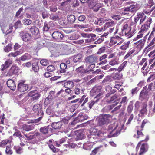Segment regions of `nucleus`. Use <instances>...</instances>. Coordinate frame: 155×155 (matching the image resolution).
Here are the masks:
<instances>
[{"instance_id": "obj_1", "label": "nucleus", "mask_w": 155, "mask_h": 155, "mask_svg": "<svg viewBox=\"0 0 155 155\" xmlns=\"http://www.w3.org/2000/svg\"><path fill=\"white\" fill-rule=\"evenodd\" d=\"M153 8L151 9L144 10L143 12H139L137 13L136 16L134 18V20L131 22V25L134 26H136L138 21H139V25L142 24L147 18V16L145 13L148 15H150L151 12H153Z\"/></svg>"}, {"instance_id": "obj_2", "label": "nucleus", "mask_w": 155, "mask_h": 155, "mask_svg": "<svg viewBox=\"0 0 155 155\" xmlns=\"http://www.w3.org/2000/svg\"><path fill=\"white\" fill-rule=\"evenodd\" d=\"M122 126L117 123H114L108 126V130L110 134L108 135L109 138L117 136L120 133Z\"/></svg>"}, {"instance_id": "obj_3", "label": "nucleus", "mask_w": 155, "mask_h": 155, "mask_svg": "<svg viewBox=\"0 0 155 155\" xmlns=\"http://www.w3.org/2000/svg\"><path fill=\"white\" fill-rule=\"evenodd\" d=\"M130 24V26L134 27L132 30H131V28L130 26L126 23H124L123 25L122 28H121V31L123 35H124L125 36L129 38L132 37L134 35V33L136 31L137 29L136 28V26H134L131 25Z\"/></svg>"}, {"instance_id": "obj_4", "label": "nucleus", "mask_w": 155, "mask_h": 155, "mask_svg": "<svg viewBox=\"0 0 155 155\" xmlns=\"http://www.w3.org/2000/svg\"><path fill=\"white\" fill-rule=\"evenodd\" d=\"M111 116L109 114H104L99 116L98 118V124L100 126L107 124L109 122Z\"/></svg>"}, {"instance_id": "obj_5", "label": "nucleus", "mask_w": 155, "mask_h": 155, "mask_svg": "<svg viewBox=\"0 0 155 155\" xmlns=\"http://www.w3.org/2000/svg\"><path fill=\"white\" fill-rule=\"evenodd\" d=\"M25 135L29 139H35L38 141H41L46 139L48 137V136H41V134L38 132H35L34 135L32 136H29V134H25Z\"/></svg>"}, {"instance_id": "obj_6", "label": "nucleus", "mask_w": 155, "mask_h": 155, "mask_svg": "<svg viewBox=\"0 0 155 155\" xmlns=\"http://www.w3.org/2000/svg\"><path fill=\"white\" fill-rule=\"evenodd\" d=\"M90 8L94 11H97L101 7V5L98 3V0H90L89 2Z\"/></svg>"}, {"instance_id": "obj_7", "label": "nucleus", "mask_w": 155, "mask_h": 155, "mask_svg": "<svg viewBox=\"0 0 155 155\" xmlns=\"http://www.w3.org/2000/svg\"><path fill=\"white\" fill-rule=\"evenodd\" d=\"M52 36L54 39L57 41L59 42L63 40L64 36L61 32L54 31L52 34Z\"/></svg>"}, {"instance_id": "obj_8", "label": "nucleus", "mask_w": 155, "mask_h": 155, "mask_svg": "<svg viewBox=\"0 0 155 155\" xmlns=\"http://www.w3.org/2000/svg\"><path fill=\"white\" fill-rule=\"evenodd\" d=\"M152 22V18L150 17H149L144 23L141 25V28L147 31L150 27V24Z\"/></svg>"}, {"instance_id": "obj_9", "label": "nucleus", "mask_w": 155, "mask_h": 155, "mask_svg": "<svg viewBox=\"0 0 155 155\" xmlns=\"http://www.w3.org/2000/svg\"><path fill=\"white\" fill-rule=\"evenodd\" d=\"M24 81H20L18 85V89L21 92L26 91L28 88V85L25 84Z\"/></svg>"}, {"instance_id": "obj_10", "label": "nucleus", "mask_w": 155, "mask_h": 155, "mask_svg": "<svg viewBox=\"0 0 155 155\" xmlns=\"http://www.w3.org/2000/svg\"><path fill=\"white\" fill-rule=\"evenodd\" d=\"M124 41V40L119 36H115L112 37L110 40V42L113 44H117V45H120Z\"/></svg>"}, {"instance_id": "obj_11", "label": "nucleus", "mask_w": 155, "mask_h": 155, "mask_svg": "<svg viewBox=\"0 0 155 155\" xmlns=\"http://www.w3.org/2000/svg\"><path fill=\"white\" fill-rule=\"evenodd\" d=\"M20 34L22 39L25 42L29 41L31 40L32 36L28 33L22 32L20 33Z\"/></svg>"}, {"instance_id": "obj_12", "label": "nucleus", "mask_w": 155, "mask_h": 155, "mask_svg": "<svg viewBox=\"0 0 155 155\" xmlns=\"http://www.w3.org/2000/svg\"><path fill=\"white\" fill-rule=\"evenodd\" d=\"M147 36V34L146 36L144 37L143 40H140L134 44L135 46L136 47L138 50H140L143 47L146 39V37Z\"/></svg>"}, {"instance_id": "obj_13", "label": "nucleus", "mask_w": 155, "mask_h": 155, "mask_svg": "<svg viewBox=\"0 0 155 155\" xmlns=\"http://www.w3.org/2000/svg\"><path fill=\"white\" fill-rule=\"evenodd\" d=\"M101 87L100 86L94 87L90 91L91 95L92 96L95 95L97 96L100 93H102L103 95V93L101 92Z\"/></svg>"}, {"instance_id": "obj_14", "label": "nucleus", "mask_w": 155, "mask_h": 155, "mask_svg": "<svg viewBox=\"0 0 155 155\" xmlns=\"http://www.w3.org/2000/svg\"><path fill=\"white\" fill-rule=\"evenodd\" d=\"M102 94V93H100L97 95L94 98V100L91 101L88 103L89 105V107L90 109H91L94 104L96 103H97L99 100V99L101 98Z\"/></svg>"}, {"instance_id": "obj_15", "label": "nucleus", "mask_w": 155, "mask_h": 155, "mask_svg": "<svg viewBox=\"0 0 155 155\" xmlns=\"http://www.w3.org/2000/svg\"><path fill=\"white\" fill-rule=\"evenodd\" d=\"M60 49L58 50L59 55L66 54L67 52L68 49V46L65 45H63L59 46Z\"/></svg>"}, {"instance_id": "obj_16", "label": "nucleus", "mask_w": 155, "mask_h": 155, "mask_svg": "<svg viewBox=\"0 0 155 155\" xmlns=\"http://www.w3.org/2000/svg\"><path fill=\"white\" fill-rule=\"evenodd\" d=\"M90 133L91 135H93L96 136H102L103 135L101 132L95 128H92L90 130Z\"/></svg>"}, {"instance_id": "obj_17", "label": "nucleus", "mask_w": 155, "mask_h": 155, "mask_svg": "<svg viewBox=\"0 0 155 155\" xmlns=\"http://www.w3.org/2000/svg\"><path fill=\"white\" fill-rule=\"evenodd\" d=\"M97 58L96 57L93 55L87 57L86 59V61L87 63L90 64L94 63L96 61Z\"/></svg>"}, {"instance_id": "obj_18", "label": "nucleus", "mask_w": 155, "mask_h": 155, "mask_svg": "<svg viewBox=\"0 0 155 155\" xmlns=\"http://www.w3.org/2000/svg\"><path fill=\"white\" fill-rule=\"evenodd\" d=\"M8 87L11 90L14 91L15 90L16 85L14 81L12 79L8 80L7 82Z\"/></svg>"}, {"instance_id": "obj_19", "label": "nucleus", "mask_w": 155, "mask_h": 155, "mask_svg": "<svg viewBox=\"0 0 155 155\" xmlns=\"http://www.w3.org/2000/svg\"><path fill=\"white\" fill-rule=\"evenodd\" d=\"M82 55L78 54L72 57V59L74 63L80 62L82 61Z\"/></svg>"}, {"instance_id": "obj_20", "label": "nucleus", "mask_w": 155, "mask_h": 155, "mask_svg": "<svg viewBox=\"0 0 155 155\" xmlns=\"http://www.w3.org/2000/svg\"><path fill=\"white\" fill-rule=\"evenodd\" d=\"M61 83L62 85H64V86L67 88H71L74 86V83L72 81H68L64 82L63 81L60 82Z\"/></svg>"}, {"instance_id": "obj_21", "label": "nucleus", "mask_w": 155, "mask_h": 155, "mask_svg": "<svg viewBox=\"0 0 155 155\" xmlns=\"http://www.w3.org/2000/svg\"><path fill=\"white\" fill-rule=\"evenodd\" d=\"M34 128L33 125H26L23 124L22 125L21 129L26 131H29L33 130Z\"/></svg>"}, {"instance_id": "obj_22", "label": "nucleus", "mask_w": 155, "mask_h": 155, "mask_svg": "<svg viewBox=\"0 0 155 155\" xmlns=\"http://www.w3.org/2000/svg\"><path fill=\"white\" fill-rule=\"evenodd\" d=\"M88 117V116L85 114L80 113L76 118L79 122H82L84 120L87 119Z\"/></svg>"}, {"instance_id": "obj_23", "label": "nucleus", "mask_w": 155, "mask_h": 155, "mask_svg": "<svg viewBox=\"0 0 155 155\" xmlns=\"http://www.w3.org/2000/svg\"><path fill=\"white\" fill-rule=\"evenodd\" d=\"M62 125V123L61 121H58L53 123L51 126L54 129H57L61 128Z\"/></svg>"}, {"instance_id": "obj_24", "label": "nucleus", "mask_w": 155, "mask_h": 155, "mask_svg": "<svg viewBox=\"0 0 155 155\" xmlns=\"http://www.w3.org/2000/svg\"><path fill=\"white\" fill-rule=\"evenodd\" d=\"M32 58V56L30 54L28 53H25L19 58V59L22 61H25L31 59Z\"/></svg>"}, {"instance_id": "obj_25", "label": "nucleus", "mask_w": 155, "mask_h": 155, "mask_svg": "<svg viewBox=\"0 0 155 155\" xmlns=\"http://www.w3.org/2000/svg\"><path fill=\"white\" fill-rule=\"evenodd\" d=\"M147 32L146 31L143 30V29L140 28V31H139L138 35L137 36L135 39H140L142 37L143 35H146L147 34L148 35V34H146Z\"/></svg>"}, {"instance_id": "obj_26", "label": "nucleus", "mask_w": 155, "mask_h": 155, "mask_svg": "<svg viewBox=\"0 0 155 155\" xmlns=\"http://www.w3.org/2000/svg\"><path fill=\"white\" fill-rule=\"evenodd\" d=\"M41 133L45 135V136H48L46 134L48 133L49 131V126H45L44 127H41L39 130ZM48 137L49 135H48Z\"/></svg>"}, {"instance_id": "obj_27", "label": "nucleus", "mask_w": 155, "mask_h": 155, "mask_svg": "<svg viewBox=\"0 0 155 155\" xmlns=\"http://www.w3.org/2000/svg\"><path fill=\"white\" fill-rule=\"evenodd\" d=\"M12 64V61L10 59L7 60L5 61V64L2 65L1 68V70L2 71L4 70L5 69L8 67Z\"/></svg>"}, {"instance_id": "obj_28", "label": "nucleus", "mask_w": 155, "mask_h": 155, "mask_svg": "<svg viewBox=\"0 0 155 155\" xmlns=\"http://www.w3.org/2000/svg\"><path fill=\"white\" fill-rule=\"evenodd\" d=\"M147 145L146 144H142L140 147L139 155H143L145 152L147 151Z\"/></svg>"}, {"instance_id": "obj_29", "label": "nucleus", "mask_w": 155, "mask_h": 155, "mask_svg": "<svg viewBox=\"0 0 155 155\" xmlns=\"http://www.w3.org/2000/svg\"><path fill=\"white\" fill-rule=\"evenodd\" d=\"M11 142V141L8 139L2 140L0 142V147L4 148L8 143Z\"/></svg>"}, {"instance_id": "obj_30", "label": "nucleus", "mask_w": 155, "mask_h": 155, "mask_svg": "<svg viewBox=\"0 0 155 155\" xmlns=\"http://www.w3.org/2000/svg\"><path fill=\"white\" fill-rule=\"evenodd\" d=\"M18 67L15 66H13L11 68L9 71V73L10 75L13 74H16L18 72Z\"/></svg>"}, {"instance_id": "obj_31", "label": "nucleus", "mask_w": 155, "mask_h": 155, "mask_svg": "<svg viewBox=\"0 0 155 155\" xmlns=\"http://www.w3.org/2000/svg\"><path fill=\"white\" fill-rule=\"evenodd\" d=\"M109 64L110 65L112 66L118 65L119 64L118 59L116 58L112 59L110 61H109Z\"/></svg>"}, {"instance_id": "obj_32", "label": "nucleus", "mask_w": 155, "mask_h": 155, "mask_svg": "<svg viewBox=\"0 0 155 155\" xmlns=\"http://www.w3.org/2000/svg\"><path fill=\"white\" fill-rule=\"evenodd\" d=\"M30 31L32 33L35 35H37L39 33V30L36 27L33 26L30 29Z\"/></svg>"}, {"instance_id": "obj_33", "label": "nucleus", "mask_w": 155, "mask_h": 155, "mask_svg": "<svg viewBox=\"0 0 155 155\" xmlns=\"http://www.w3.org/2000/svg\"><path fill=\"white\" fill-rule=\"evenodd\" d=\"M135 51L134 49H130L128 51L127 53L125 55L124 57V59H126L129 57L131 58L132 57V54Z\"/></svg>"}, {"instance_id": "obj_34", "label": "nucleus", "mask_w": 155, "mask_h": 155, "mask_svg": "<svg viewBox=\"0 0 155 155\" xmlns=\"http://www.w3.org/2000/svg\"><path fill=\"white\" fill-rule=\"evenodd\" d=\"M23 53V51L22 49H20L19 50L16 51L14 53H11L9 54L8 56H12L15 57L17 56L20 55Z\"/></svg>"}, {"instance_id": "obj_35", "label": "nucleus", "mask_w": 155, "mask_h": 155, "mask_svg": "<svg viewBox=\"0 0 155 155\" xmlns=\"http://www.w3.org/2000/svg\"><path fill=\"white\" fill-rule=\"evenodd\" d=\"M140 98L141 99H145L147 101L148 98V95L144 92V90H142L140 92Z\"/></svg>"}, {"instance_id": "obj_36", "label": "nucleus", "mask_w": 155, "mask_h": 155, "mask_svg": "<svg viewBox=\"0 0 155 155\" xmlns=\"http://www.w3.org/2000/svg\"><path fill=\"white\" fill-rule=\"evenodd\" d=\"M118 94H116L111 97L110 100H108L106 101L109 103H113L116 101V99L118 98Z\"/></svg>"}, {"instance_id": "obj_37", "label": "nucleus", "mask_w": 155, "mask_h": 155, "mask_svg": "<svg viewBox=\"0 0 155 155\" xmlns=\"http://www.w3.org/2000/svg\"><path fill=\"white\" fill-rule=\"evenodd\" d=\"M147 106V103L146 102H143L142 106V109H141L140 112L142 114H144L146 113L147 110L146 107Z\"/></svg>"}, {"instance_id": "obj_38", "label": "nucleus", "mask_w": 155, "mask_h": 155, "mask_svg": "<svg viewBox=\"0 0 155 155\" xmlns=\"http://www.w3.org/2000/svg\"><path fill=\"white\" fill-rule=\"evenodd\" d=\"M115 25V23L114 21H110L106 22L104 25V28L107 29V28L110 27H112Z\"/></svg>"}, {"instance_id": "obj_39", "label": "nucleus", "mask_w": 155, "mask_h": 155, "mask_svg": "<svg viewBox=\"0 0 155 155\" xmlns=\"http://www.w3.org/2000/svg\"><path fill=\"white\" fill-rule=\"evenodd\" d=\"M75 19V16L73 15H71L68 16V21L70 23H73L74 22Z\"/></svg>"}, {"instance_id": "obj_40", "label": "nucleus", "mask_w": 155, "mask_h": 155, "mask_svg": "<svg viewBox=\"0 0 155 155\" xmlns=\"http://www.w3.org/2000/svg\"><path fill=\"white\" fill-rule=\"evenodd\" d=\"M85 36L87 37L88 38L91 42H92L94 41L96 39V35L95 34H85Z\"/></svg>"}, {"instance_id": "obj_41", "label": "nucleus", "mask_w": 155, "mask_h": 155, "mask_svg": "<svg viewBox=\"0 0 155 155\" xmlns=\"http://www.w3.org/2000/svg\"><path fill=\"white\" fill-rule=\"evenodd\" d=\"M127 61H125L124 62L119 66L117 69V71L119 72H120L121 71L123 70L124 68L127 65Z\"/></svg>"}, {"instance_id": "obj_42", "label": "nucleus", "mask_w": 155, "mask_h": 155, "mask_svg": "<svg viewBox=\"0 0 155 155\" xmlns=\"http://www.w3.org/2000/svg\"><path fill=\"white\" fill-rule=\"evenodd\" d=\"M60 68L61 70L60 71L61 73H63L66 71V69L67 68V65L65 63H61L60 64Z\"/></svg>"}, {"instance_id": "obj_43", "label": "nucleus", "mask_w": 155, "mask_h": 155, "mask_svg": "<svg viewBox=\"0 0 155 155\" xmlns=\"http://www.w3.org/2000/svg\"><path fill=\"white\" fill-rule=\"evenodd\" d=\"M97 140V137L93 135H91L90 137H89L88 142L91 143H95Z\"/></svg>"}, {"instance_id": "obj_44", "label": "nucleus", "mask_w": 155, "mask_h": 155, "mask_svg": "<svg viewBox=\"0 0 155 155\" xmlns=\"http://www.w3.org/2000/svg\"><path fill=\"white\" fill-rule=\"evenodd\" d=\"M71 2V0H66L61 3V5L64 7H67L69 5Z\"/></svg>"}, {"instance_id": "obj_45", "label": "nucleus", "mask_w": 155, "mask_h": 155, "mask_svg": "<svg viewBox=\"0 0 155 155\" xmlns=\"http://www.w3.org/2000/svg\"><path fill=\"white\" fill-rule=\"evenodd\" d=\"M84 100V102L81 105V106H83L84 104L88 101V97H86V96L84 95L81 97V98L80 99L79 101V102L81 103Z\"/></svg>"}, {"instance_id": "obj_46", "label": "nucleus", "mask_w": 155, "mask_h": 155, "mask_svg": "<svg viewBox=\"0 0 155 155\" xmlns=\"http://www.w3.org/2000/svg\"><path fill=\"white\" fill-rule=\"evenodd\" d=\"M11 145H8L6 146L5 152L8 155H11L12 153V151L11 148Z\"/></svg>"}, {"instance_id": "obj_47", "label": "nucleus", "mask_w": 155, "mask_h": 155, "mask_svg": "<svg viewBox=\"0 0 155 155\" xmlns=\"http://www.w3.org/2000/svg\"><path fill=\"white\" fill-rule=\"evenodd\" d=\"M66 140V139L64 138H63L61 139L59 141H56L55 143L56 144V146L58 147H59L60 144L64 143Z\"/></svg>"}, {"instance_id": "obj_48", "label": "nucleus", "mask_w": 155, "mask_h": 155, "mask_svg": "<svg viewBox=\"0 0 155 155\" xmlns=\"http://www.w3.org/2000/svg\"><path fill=\"white\" fill-rule=\"evenodd\" d=\"M129 43L130 42L129 41L125 43L123 45L120 47V49L124 50H126L129 47Z\"/></svg>"}, {"instance_id": "obj_49", "label": "nucleus", "mask_w": 155, "mask_h": 155, "mask_svg": "<svg viewBox=\"0 0 155 155\" xmlns=\"http://www.w3.org/2000/svg\"><path fill=\"white\" fill-rule=\"evenodd\" d=\"M40 63L42 65L46 66L48 64L49 62L48 60L46 59H43L41 60Z\"/></svg>"}, {"instance_id": "obj_50", "label": "nucleus", "mask_w": 155, "mask_h": 155, "mask_svg": "<svg viewBox=\"0 0 155 155\" xmlns=\"http://www.w3.org/2000/svg\"><path fill=\"white\" fill-rule=\"evenodd\" d=\"M41 108V107L40 105L39 104H36L33 106V110L34 111L36 112Z\"/></svg>"}, {"instance_id": "obj_51", "label": "nucleus", "mask_w": 155, "mask_h": 155, "mask_svg": "<svg viewBox=\"0 0 155 155\" xmlns=\"http://www.w3.org/2000/svg\"><path fill=\"white\" fill-rule=\"evenodd\" d=\"M55 69V67L53 65H50L47 67V70L49 72H53Z\"/></svg>"}, {"instance_id": "obj_52", "label": "nucleus", "mask_w": 155, "mask_h": 155, "mask_svg": "<svg viewBox=\"0 0 155 155\" xmlns=\"http://www.w3.org/2000/svg\"><path fill=\"white\" fill-rule=\"evenodd\" d=\"M20 138V140L21 142V143H20V145L22 146H24L25 144L24 143V142H25V137L24 136H22L21 135L20 137H19Z\"/></svg>"}, {"instance_id": "obj_53", "label": "nucleus", "mask_w": 155, "mask_h": 155, "mask_svg": "<svg viewBox=\"0 0 155 155\" xmlns=\"http://www.w3.org/2000/svg\"><path fill=\"white\" fill-rule=\"evenodd\" d=\"M12 49V45L11 44H8L4 48V50L6 52H8Z\"/></svg>"}, {"instance_id": "obj_54", "label": "nucleus", "mask_w": 155, "mask_h": 155, "mask_svg": "<svg viewBox=\"0 0 155 155\" xmlns=\"http://www.w3.org/2000/svg\"><path fill=\"white\" fill-rule=\"evenodd\" d=\"M136 6L134 5H132L130 7H128L129 11L130 12H134L136 10Z\"/></svg>"}, {"instance_id": "obj_55", "label": "nucleus", "mask_w": 155, "mask_h": 155, "mask_svg": "<svg viewBox=\"0 0 155 155\" xmlns=\"http://www.w3.org/2000/svg\"><path fill=\"white\" fill-rule=\"evenodd\" d=\"M77 135V137H78V139L79 140L82 139L84 137V135L83 134L81 133V132L80 130H79L78 131Z\"/></svg>"}, {"instance_id": "obj_56", "label": "nucleus", "mask_w": 155, "mask_h": 155, "mask_svg": "<svg viewBox=\"0 0 155 155\" xmlns=\"http://www.w3.org/2000/svg\"><path fill=\"white\" fill-rule=\"evenodd\" d=\"M129 12V9L128 7L123 8L122 10V13L124 15L128 14Z\"/></svg>"}, {"instance_id": "obj_57", "label": "nucleus", "mask_w": 155, "mask_h": 155, "mask_svg": "<svg viewBox=\"0 0 155 155\" xmlns=\"http://www.w3.org/2000/svg\"><path fill=\"white\" fill-rule=\"evenodd\" d=\"M114 30L115 31L114 33V34H115L117 32L118 29H115L114 27L113 26L109 28L108 29V31H107L109 34L112 32Z\"/></svg>"}, {"instance_id": "obj_58", "label": "nucleus", "mask_w": 155, "mask_h": 155, "mask_svg": "<svg viewBox=\"0 0 155 155\" xmlns=\"http://www.w3.org/2000/svg\"><path fill=\"white\" fill-rule=\"evenodd\" d=\"M23 21L24 24L25 25H28L31 23V21L29 19H25Z\"/></svg>"}, {"instance_id": "obj_59", "label": "nucleus", "mask_w": 155, "mask_h": 155, "mask_svg": "<svg viewBox=\"0 0 155 155\" xmlns=\"http://www.w3.org/2000/svg\"><path fill=\"white\" fill-rule=\"evenodd\" d=\"M21 26V21H17L15 24L14 27L16 29L18 28H20Z\"/></svg>"}, {"instance_id": "obj_60", "label": "nucleus", "mask_w": 155, "mask_h": 155, "mask_svg": "<svg viewBox=\"0 0 155 155\" xmlns=\"http://www.w3.org/2000/svg\"><path fill=\"white\" fill-rule=\"evenodd\" d=\"M101 147L100 146L95 148L93 150H92L90 155H95L98 151L99 148Z\"/></svg>"}, {"instance_id": "obj_61", "label": "nucleus", "mask_w": 155, "mask_h": 155, "mask_svg": "<svg viewBox=\"0 0 155 155\" xmlns=\"http://www.w3.org/2000/svg\"><path fill=\"white\" fill-rule=\"evenodd\" d=\"M121 106L122 105L121 104H120L119 105L117 106L114 109V110L112 111V112L114 113H116L118 112Z\"/></svg>"}, {"instance_id": "obj_62", "label": "nucleus", "mask_w": 155, "mask_h": 155, "mask_svg": "<svg viewBox=\"0 0 155 155\" xmlns=\"http://www.w3.org/2000/svg\"><path fill=\"white\" fill-rule=\"evenodd\" d=\"M54 94V91H51L49 93V94L48 97L45 99V101L46 100H48L49 99H51L53 98V96Z\"/></svg>"}, {"instance_id": "obj_63", "label": "nucleus", "mask_w": 155, "mask_h": 155, "mask_svg": "<svg viewBox=\"0 0 155 155\" xmlns=\"http://www.w3.org/2000/svg\"><path fill=\"white\" fill-rule=\"evenodd\" d=\"M37 91H38L36 90L32 91L28 93V96L33 97L35 94L37 93Z\"/></svg>"}, {"instance_id": "obj_64", "label": "nucleus", "mask_w": 155, "mask_h": 155, "mask_svg": "<svg viewBox=\"0 0 155 155\" xmlns=\"http://www.w3.org/2000/svg\"><path fill=\"white\" fill-rule=\"evenodd\" d=\"M128 101V99L127 97L125 96L123 97L121 100L120 104H127Z\"/></svg>"}]
</instances>
